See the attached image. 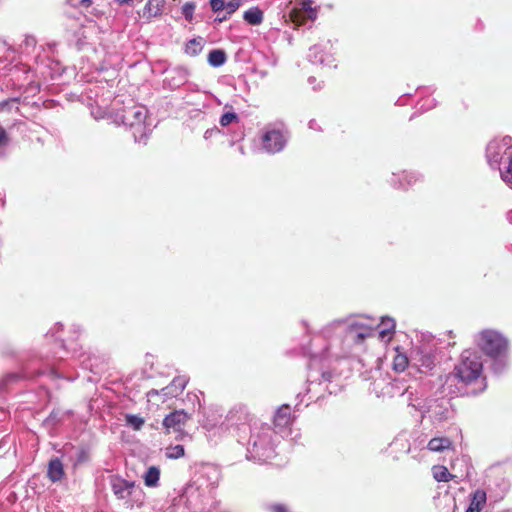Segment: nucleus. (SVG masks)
<instances>
[{"label":"nucleus","instance_id":"a18cd8bd","mask_svg":"<svg viewBox=\"0 0 512 512\" xmlns=\"http://www.w3.org/2000/svg\"><path fill=\"white\" fill-rule=\"evenodd\" d=\"M195 7L196 6H195V4L193 2H186L182 6V15L189 22H191L192 19H193Z\"/></svg>","mask_w":512,"mask_h":512},{"label":"nucleus","instance_id":"4468645a","mask_svg":"<svg viewBox=\"0 0 512 512\" xmlns=\"http://www.w3.org/2000/svg\"><path fill=\"white\" fill-rule=\"evenodd\" d=\"M108 479L113 494L119 500L128 501L136 491L135 481L126 480L117 474L110 475Z\"/></svg>","mask_w":512,"mask_h":512},{"label":"nucleus","instance_id":"37998d69","mask_svg":"<svg viewBox=\"0 0 512 512\" xmlns=\"http://www.w3.org/2000/svg\"><path fill=\"white\" fill-rule=\"evenodd\" d=\"M18 103H19L18 97L9 98L7 100H4V101L0 102V112L1 111H11L13 108H15L16 110H19V108L17 106Z\"/></svg>","mask_w":512,"mask_h":512},{"label":"nucleus","instance_id":"7c9ffc66","mask_svg":"<svg viewBox=\"0 0 512 512\" xmlns=\"http://www.w3.org/2000/svg\"><path fill=\"white\" fill-rule=\"evenodd\" d=\"M498 170L502 181L512 188V155H510L509 159L500 165Z\"/></svg>","mask_w":512,"mask_h":512},{"label":"nucleus","instance_id":"4be33fe9","mask_svg":"<svg viewBox=\"0 0 512 512\" xmlns=\"http://www.w3.org/2000/svg\"><path fill=\"white\" fill-rule=\"evenodd\" d=\"M454 472H450V481H462L469 476L470 462L469 458L463 455L461 458L456 459L450 467Z\"/></svg>","mask_w":512,"mask_h":512},{"label":"nucleus","instance_id":"1a4fd4ad","mask_svg":"<svg viewBox=\"0 0 512 512\" xmlns=\"http://www.w3.org/2000/svg\"><path fill=\"white\" fill-rule=\"evenodd\" d=\"M510 155H512V138L510 136L493 139L486 147V158L491 167L499 169Z\"/></svg>","mask_w":512,"mask_h":512},{"label":"nucleus","instance_id":"a878e982","mask_svg":"<svg viewBox=\"0 0 512 512\" xmlns=\"http://www.w3.org/2000/svg\"><path fill=\"white\" fill-rule=\"evenodd\" d=\"M300 10L293 9L291 16L293 19L296 20V17L300 15L301 12H305L307 14V17L310 20H315L317 17V10L312 7V0H301L300 3Z\"/></svg>","mask_w":512,"mask_h":512},{"label":"nucleus","instance_id":"e2e57ef3","mask_svg":"<svg viewBox=\"0 0 512 512\" xmlns=\"http://www.w3.org/2000/svg\"><path fill=\"white\" fill-rule=\"evenodd\" d=\"M303 325L305 326V328L307 329V332L310 334V330L308 329V324L306 321H303Z\"/></svg>","mask_w":512,"mask_h":512},{"label":"nucleus","instance_id":"9d476101","mask_svg":"<svg viewBox=\"0 0 512 512\" xmlns=\"http://www.w3.org/2000/svg\"><path fill=\"white\" fill-rule=\"evenodd\" d=\"M411 361L421 373H428L440 363L441 355L437 349L421 345L412 351Z\"/></svg>","mask_w":512,"mask_h":512},{"label":"nucleus","instance_id":"bb28decb","mask_svg":"<svg viewBox=\"0 0 512 512\" xmlns=\"http://www.w3.org/2000/svg\"><path fill=\"white\" fill-rule=\"evenodd\" d=\"M412 362L409 360L405 353H402L399 347L395 348V354L393 356L392 367L396 372H403Z\"/></svg>","mask_w":512,"mask_h":512},{"label":"nucleus","instance_id":"39448f33","mask_svg":"<svg viewBox=\"0 0 512 512\" xmlns=\"http://www.w3.org/2000/svg\"><path fill=\"white\" fill-rule=\"evenodd\" d=\"M72 336L69 339H56V345L60 351L55 352L57 358H64L68 354L72 357L79 359L82 367L93 373H99V366L101 359L90 352L81 351V347L76 343V339L81 333V328L78 325H72L71 327Z\"/></svg>","mask_w":512,"mask_h":512},{"label":"nucleus","instance_id":"ddd939ff","mask_svg":"<svg viewBox=\"0 0 512 512\" xmlns=\"http://www.w3.org/2000/svg\"><path fill=\"white\" fill-rule=\"evenodd\" d=\"M374 390L378 397L393 398L396 396H403L407 391V386L404 379L385 377L375 380Z\"/></svg>","mask_w":512,"mask_h":512},{"label":"nucleus","instance_id":"20e7f679","mask_svg":"<svg viewBox=\"0 0 512 512\" xmlns=\"http://www.w3.org/2000/svg\"><path fill=\"white\" fill-rule=\"evenodd\" d=\"M148 110L143 105L125 106L116 114V122L127 127L139 144L146 145L152 132L151 124L147 123Z\"/></svg>","mask_w":512,"mask_h":512},{"label":"nucleus","instance_id":"5fc2aeb1","mask_svg":"<svg viewBox=\"0 0 512 512\" xmlns=\"http://www.w3.org/2000/svg\"><path fill=\"white\" fill-rule=\"evenodd\" d=\"M229 17H230V15H228L226 12L223 15H220V13H218V15L214 21L221 23V22L226 21Z\"/></svg>","mask_w":512,"mask_h":512},{"label":"nucleus","instance_id":"de8ad7c7","mask_svg":"<svg viewBox=\"0 0 512 512\" xmlns=\"http://www.w3.org/2000/svg\"><path fill=\"white\" fill-rule=\"evenodd\" d=\"M265 509L268 511V512H292L288 506L284 505V504H281V503H271V504H266L265 505Z\"/></svg>","mask_w":512,"mask_h":512},{"label":"nucleus","instance_id":"423d86ee","mask_svg":"<svg viewBox=\"0 0 512 512\" xmlns=\"http://www.w3.org/2000/svg\"><path fill=\"white\" fill-rule=\"evenodd\" d=\"M289 138L290 132L284 122L268 123L262 129L261 148L268 154L279 153L284 150Z\"/></svg>","mask_w":512,"mask_h":512},{"label":"nucleus","instance_id":"f257e3e1","mask_svg":"<svg viewBox=\"0 0 512 512\" xmlns=\"http://www.w3.org/2000/svg\"><path fill=\"white\" fill-rule=\"evenodd\" d=\"M314 342L315 339L311 341L309 347H303V355L309 357V363L305 389L296 395L295 409L297 411L305 397H307L306 406H308L311 402L323 398L325 393L332 395L341 391V386L338 383L339 376L330 370H325L323 365L319 366L332 357L330 345L327 344L322 349H315Z\"/></svg>","mask_w":512,"mask_h":512},{"label":"nucleus","instance_id":"09e8293b","mask_svg":"<svg viewBox=\"0 0 512 512\" xmlns=\"http://www.w3.org/2000/svg\"><path fill=\"white\" fill-rule=\"evenodd\" d=\"M210 8L214 13L224 11L225 0H209Z\"/></svg>","mask_w":512,"mask_h":512},{"label":"nucleus","instance_id":"5701e85b","mask_svg":"<svg viewBox=\"0 0 512 512\" xmlns=\"http://www.w3.org/2000/svg\"><path fill=\"white\" fill-rule=\"evenodd\" d=\"M220 471L214 466H206L200 471L199 480H205L200 485H205L207 489L212 490L218 486Z\"/></svg>","mask_w":512,"mask_h":512},{"label":"nucleus","instance_id":"603ef678","mask_svg":"<svg viewBox=\"0 0 512 512\" xmlns=\"http://www.w3.org/2000/svg\"><path fill=\"white\" fill-rule=\"evenodd\" d=\"M220 133V129L218 127H213V128H210V129H207L204 133V138L207 140L211 137H213L214 135H217Z\"/></svg>","mask_w":512,"mask_h":512},{"label":"nucleus","instance_id":"72a5a7b5","mask_svg":"<svg viewBox=\"0 0 512 512\" xmlns=\"http://www.w3.org/2000/svg\"><path fill=\"white\" fill-rule=\"evenodd\" d=\"M426 447L431 452H442L448 449V438L444 436H435L430 439Z\"/></svg>","mask_w":512,"mask_h":512},{"label":"nucleus","instance_id":"bf43d9fd","mask_svg":"<svg viewBox=\"0 0 512 512\" xmlns=\"http://www.w3.org/2000/svg\"><path fill=\"white\" fill-rule=\"evenodd\" d=\"M92 1L91 0H81V5L83 7H89L91 5Z\"/></svg>","mask_w":512,"mask_h":512},{"label":"nucleus","instance_id":"ea45409f","mask_svg":"<svg viewBox=\"0 0 512 512\" xmlns=\"http://www.w3.org/2000/svg\"><path fill=\"white\" fill-rule=\"evenodd\" d=\"M381 324L384 328L380 331V336L384 339L386 336L391 335L395 329V320L390 317H383Z\"/></svg>","mask_w":512,"mask_h":512},{"label":"nucleus","instance_id":"393cba45","mask_svg":"<svg viewBox=\"0 0 512 512\" xmlns=\"http://www.w3.org/2000/svg\"><path fill=\"white\" fill-rule=\"evenodd\" d=\"M165 3V0H148L143 9V18L150 22L153 18L161 16Z\"/></svg>","mask_w":512,"mask_h":512},{"label":"nucleus","instance_id":"4d7b16f0","mask_svg":"<svg viewBox=\"0 0 512 512\" xmlns=\"http://www.w3.org/2000/svg\"><path fill=\"white\" fill-rule=\"evenodd\" d=\"M75 447L71 443H67L63 446L62 451L67 452L68 450H73Z\"/></svg>","mask_w":512,"mask_h":512},{"label":"nucleus","instance_id":"2f4dec72","mask_svg":"<svg viewBox=\"0 0 512 512\" xmlns=\"http://www.w3.org/2000/svg\"><path fill=\"white\" fill-rule=\"evenodd\" d=\"M227 55L222 49H213L208 54V63L212 67H221L225 64Z\"/></svg>","mask_w":512,"mask_h":512},{"label":"nucleus","instance_id":"c9c22d12","mask_svg":"<svg viewBox=\"0 0 512 512\" xmlns=\"http://www.w3.org/2000/svg\"><path fill=\"white\" fill-rule=\"evenodd\" d=\"M203 49L202 39L193 38L185 45V53L189 56H197Z\"/></svg>","mask_w":512,"mask_h":512},{"label":"nucleus","instance_id":"412c9836","mask_svg":"<svg viewBox=\"0 0 512 512\" xmlns=\"http://www.w3.org/2000/svg\"><path fill=\"white\" fill-rule=\"evenodd\" d=\"M188 70L184 67H176L167 71V75L163 81L164 86L170 90H175L187 82Z\"/></svg>","mask_w":512,"mask_h":512},{"label":"nucleus","instance_id":"6ab92c4d","mask_svg":"<svg viewBox=\"0 0 512 512\" xmlns=\"http://www.w3.org/2000/svg\"><path fill=\"white\" fill-rule=\"evenodd\" d=\"M325 46L316 44L310 47L307 54L309 62L315 65H323L328 67H336L333 55L325 50Z\"/></svg>","mask_w":512,"mask_h":512},{"label":"nucleus","instance_id":"aec40b11","mask_svg":"<svg viewBox=\"0 0 512 512\" xmlns=\"http://www.w3.org/2000/svg\"><path fill=\"white\" fill-rule=\"evenodd\" d=\"M428 413L433 423L445 421L448 417V398L443 396L433 399L429 404Z\"/></svg>","mask_w":512,"mask_h":512},{"label":"nucleus","instance_id":"a19ab883","mask_svg":"<svg viewBox=\"0 0 512 512\" xmlns=\"http://www.w3.org/2000/svg\"><path fill=\"white\" fill-rule=\"evenodd\" d=\"M165 455L169 459H178L184 456V446L180 444L169 446L165 450Z\"/></svg>","mask_w":512,"mask_h":512},{"label":"nucleus","instance_id":"7ed1b4c3","mask_svg":"<svg viewBox=\"0 0 512 512\" xmlns=\"http://www.w3.org/2000/svg\"><path fill=\"white\" fill-rule=\"evenodd\" d=\"M483 363L481 356L473 350H464L461 354L460 362L455 365V377L466 385H475L471 391L466 393L475 394L485 389V378L482 377Z\"/></svg>","mask_w":512,"mask_h":512},{"label":"nucleus","instance_id":"dca6fc26","mask_svg":"<svg viewBox=\"0 0 512 512\" xmlns=\"http://www.w3.org/2000/svg\"><path fill=\"white\" fill-rule=\"evenodd\" d=\"M190 419V415L184 410H176L168 414L162 422L167 433L183 434L186 422Z\"/></svg>","mask_w":512,"mask_h":512},{"label":"nucleus","instance_id":"cd10ccee","mask_svg":"<svg viewBox=\"0 0 512 512\" xmlns=\"http://www.w3.org/2000/svg\"><path fill=\"white\" fill-rule=\"evenodd\" d=\"M243 19L250 25H260L263 22V11L259 7H252L244 12Z\"/></svg>","mask_w":512,"mask_h":512},{"label":"nucleus","instance_id":"f3484780","mask_svg":"<svg viewBox=\"0 0 512 512\" xmlns=\"http://www.w3.org/2000/svg\"><path fill=\"white\" fill-rule=\"evenodd\" d=\"M422 181V174L416 171H402L399 174L393 173L389 183L396 189L407 190L408 188Z\"/></svg>","mask_w":512,"mask_h":512},{"label":"nucleus","instance_id":"8fccbe9b","mask_svg":"<svg viewBox=\"0 0 512 512\" xmlns=\"http://www.w3.org/2000/svg\"><path fill=\"white\" fill-rule=\"evenodd\" d=\"M435 106V99L434 98H427L423 101V103L420 104L419 110L421 111H428L432 109Z\"/></svg>","mask_w":512,"mask_h":512},{"label":"nucleus","instance_id":"b1692460","mask_svg":"<svg viewBox=\"0 0 512 512\" xmlns=\"http://www.w3.org/2000/svg\"><path fill=\"white\" fill-rule=\"evenodd\" d=\"M47 477L53 482H60L65 477L64 465L59 457H52L47 465Z\"/></svg>","mask_w":512,"mask_h":512},{"label":"nucleus","instance_id":"2eb2a0df","mask_svg":"<svg viewBox=\"0 0 512 512\" xmlns=\"http://www.w3.org/2000/svg\"><path fill=\"white\" fill-rule=\"evenodd\" d=\"M292 415H291V407L288 404H283L281 407L277 409L274 414V428L273 431L275 434L280 435L281 437H285L290 432V425L292 423Z\"/></svg>","mask_w":512,"mask_h":512},{"label":"nucleus","instance_id":"c03bdc74","mask_svg":"<svg viewBox=\"0 0 512 512\" xmlns=\"http://www.w3.org/2000/svg\"><path fill=\"white\" fill-rule=\"evenodd\" d=\"M448 496V489H445L442 493L441 491H438L436 495L433 496V501L436 507H443L445 508L447 506V500L446 497Z\"/></svg>","mask_w":512,"mask_h":512},{"label":"nucleus","instance_id":"c85d7f7f","mask_svg":"<svg viewBox=\"0 0 512 512\" xmlns=\"http://www.w3.org/2000/svg\"><path fill=\"white\" fill-rule=\"evenodd\" d=\"M486 503V494L484 491L477 490L471 499V503L466 512H480Z\"/></svg>","mask_w":512,"mask_h":512},{"label":"nucleus","instance_id":"f704fd0d","mask_svg":"<svg viewBox=\"0 0 512 512\" xmlns=\"http://www.w3.org/2000/svg\"><path fill=\"white\" fill-rule=\"evenodd\" d=\"M90 452L86 447H79L76 449L75 456L72 459L73 468L76 469L79 466L89 462Z\"/></svg>","mask_w":512,"mask_h":512},{"label":"nucleus","instance_id":"0eeeda50","mask_svg":"<svg viewBox=\"0 0 512 512\" xmlns=\"http://www.w3.org/2000/svg\"><path fill=\"white\" fill-rule=\"evenodd\" d=\"M475 343L487 356L495 358L508 349L507 338L497 330L484 329L475 336Z\"/></svg>","mask_w":512,"mask_h":512},{"label":"nucleus","instance_id":"4c0bfd02","mask_svg":"<svg viewBox=\"0 0 512 512\" xmlns=\"http://www.w3.org/2000/svg\"><path fill=\"white\" fill-rule=\"evenodd\" d=\"M239 122H240V118H239L238 114H236L233 111H227V112L223 113L219 119V123L222 127H227L233 123L238 124Z\"/></svg>","mask_w":512,"mask_h":512},{"label":"nucleus","instance_id":"0e129e2a","mask_svg":"<svg viewBox=\"0 0 512 512\" xmlns=\"http://www.w3.org/2000/svg\"><path fill=\"white\" fill-rule=\"evenodd\" d=\"M315 80H316V79H315L314 77H309L308 82H309L310 84H312V83H314V81H315Z\"/></svg>","mask_w":512,"mask_h":512},{"label":"nucleus","instance_id":"e433bc0d","mask_svg":"<svg viewBox=\"0 0 512 512\" xmlns=\"http://www.w3.org/2000/svg\"><path fill=\"white\" fill-rule=\"evenodd\" d=\"M433 478L437 482H448V468L443 465H434L432 467Z\"/></svg>","mask_w":512,"mask_h":512},{"label":"nucleus","instance_id":"864d4df0","mask_svg":"<svg viewBox=\"0 0 512 512\" xmlns=\"http://www.w3.org/2000/svg\"><path fill=\"white\" fill-rule=\"evenodd\" d=\"M62 327H63V326H62V324H61V323H57V324L55 325V327H54L50 332H48L47 336H48V337H49V336H51V337H55V336H56V333H57L60 329H62Z\"/></svg>","mask_w":512,"mask_h":512},{"label":"nucleus","instance_id":"49530a36","mask_svg":"<svg viewBox=\"0 0 512 512\" xmlns=\"http://www.w3.org/2000/svg\"><path fill=\"white\" fill-rule=\"evenodd\" d=\"M241 4L242 0H230L228 2L225 1L224 11L231 16L239 9Z\"/></svg>","mask_w":512,"mask_h":512},{"label":"nucleus","instance_id":"473e14b6","mask_svg":"<svg viewBox=\"0 0 512 512\" xmlns=\"http://www.w3.org/2000/svg\"><path fill=\"white\" fill-rule=\"evenodd\" d=\"M143 479L147 487L158 486L160 479V469L156 466L149 467L145 472Z\"/></svg>","mask_w":512,"mask_h":512},{"label":"nucleus","instance_id":"052dcab7","mask_svg":"<svg viewBox=\"0 0 512 512\" xmlns=\"http://www.w3.org/2000/svg\"><path fill=\"white\" fill-rule=\"evenodd\" d=\"M507 219L512 224V210L507 214Z\"/></svg>","mask_w":512,"mask_h":512},{"label":"nucleus","instance_id":"58836bf2","mask_svg":"<svg viewBox=\"0 0 512 512\" xmlns=\"http://www.w3.org/2000/svg\"><path fill=\"white\" fill-rule=\"evenodd\" d=\"M126 424L131 427L133 430H140L144 425V418L134 415V414H126L125 415Z\"/></svg>","mask_w":512,"mask_h":512},{"label":"nucleus","instance_id":"79ce46f5","mask_svg":"<svg viewBox=\"0 0 512 512\" xmlns=\"http://www.w3.org/2000/svg\"><path fill=\"white\" fill-rule=\"evenodd\" d=\"M331 325V322L325 325L321 329V335L325 340L332 339L334 336H341L344 334V328H331L329 331H326V329Z\"/></svg>","mask_w":512,"mask_h":512},{"label":"nucleus","instance_id":"c756f323","mask_svg":"<svg viewBox=\"0 0 512 512\" xmlns=\"http://www.w3.org/2000/svg\"><path fill=\"white\" fill-rule=\"evenodd\" d=\"M64 418V413L59 409H53L48 417L43 421L42 425L46 429H54L56 426H58Z\"/></svg>","mask_w":512,"mask_h":512},{"label":"nucleus","instance_id":"338daca9","mask_svg":"<svg viewBox=\"0 0 512 512\" xmlns=\"http://www.w3.org/2000/svg\"><path fill=\"white\" fill-rule=\"evenodd\" d=\"M0 442H1V444H5V443H6V440L3 438V439H1V441H0Z\"/></svg>","mask_w":512,"mask_h":512},{"label":"nucleus","instance_id":"f03ea898","mask_svg":"<svg viewBox=\"0 0 512 512\" xmlns=\"http://www.w3.org/2000/svg\"><path fill=\"white\" fill-rule=\"evenodd\" d=\"M277 434L264 423L253 422L250 436L247 441V454L249 460L265 462L275 456Z\"/></svg>","mask_w":512,"mask_h":512},{"label":"nucleus","instance_id":"774afa93","mask_svg":"<svg viewBox=\"0 0 512 512\" xmlns=\"http://www.w3.org/2000/svg\"><path fill=\"white\" fill-rule=\"evenodd\" d=\"M49 375H55L53 370H50Z\"/></svg>","mask_w":512,"mask_h":512},{"label":"nucleus","instance_id":"3c124183","mask_svg":"<svg viewBox=\"0 0 512 512\" xmlns=\"http://www.w3.org/2000/svg\"><path fill=\"white\" fill-rule=\"evenodd\" d=\"M9 144V137L6 130L0 126V147H5Z\"/></svg>","mask_w":512,"mask_h":512},{"label":"nucleus","instance_id":"680f3d73","mask_svg":"<svg viewBox=\"0 0 512 512\" xmlns=\"http://www.w3.org/2000/svg\"><path fill=\"white\" fill-rule=\"evenodd\" d=\"M26 41H27L28 44H34L35 43V39L34 38H27Z\"/></svg>","mask_w":512,"mask_h":512},{"label":"nucleus","instance_id":"13d9d810","mask_svg":"<svg viewBox=\"0 0 512 512\" xmlns=\"http://www.w3.org/2000/svg\"><path fill=\"white\" fill-rule=\"evenodd\" d=\"M120 5H129L131 4L132 0H115Z\"/></svg>","mask_w":512,"mask_h":512},{"label":"nucleus","instance_id":"a211bd4d","mask_svg":"<svg viewBox=\"0 0 512 512\" xmlns=\"http://www.w3.org/2000/svg\"><path fill=\"white\" fill-rule=\"evenodd\" d=\"M188 383V379L185 376L175 377L172 382L162 388L161 390L152 389L147 393L148 397H152L154 395H162L164 400L172 397H177L186 387Z\"/></svg>","mask_w":512,"mask_h":512},{"label":"nucleus","instance_id":"6e6d98bb","mask_svg":"<svg viewBox=\"0 0 512 512\" xmlns=\"http://www.w3.org/2000/svg\"><path fill=\"white\" fill-rule=\"evenodd\" d=\"M308 127L313 130H321L316 120L312 119L308 123Z\"/></svg>","mask_w":512,"mask_h":512},{"label":"nucleus","instance_id":"69168bd1","mask_svg":"<svg viewBox=\"0 0 512 512\" xmlns=\"http://www.w3.org/2000/svg\"><path fill=\"white\" fill-rule=\"evenodd\" d=\"M177 434H178V435H177V438H179V437H180V439H183V436L185 435L184 433H183V434H179V433H177Z\"/></svg>","mask_w":512,"mask_h":512},{"label":"nucleus","instance_id":"6e6552de","mask_svg":"<svg viewBox=\"0 0 512 512\" xmlns=\"http://www.w3.org/2000/svg\"><path fill=\"white\" fill-rule=\"evenodd\" d=\"M337 327L344 328L345 341L353 344H360L372 335V329L370 326L365 325L352 317L331 321V325L326 329V331Z\"/></svg>","mask_w":512,"mask_h":512},{"label":"nucleus","instance_id":"f8f14e48","mask_svg":"<svg viewBox=\"0 0 512 512\" xmlns=\"http://www.w3.org/2000/svg\"><path fill=\"white\" fill-rule=\"evenodd\" d=\"M44 371L32 369L30 365L22 368L20 372H9L0 377V395L8 393L14 386L25 379H34L43 375Z\"/></svg>","mask_w":512,"mask_h":512},{"label":"nucleus","instance_id":"9b49d317","mask_svg":"<svg viewBox=\"0 0 512 512\" xmlns=\"http://www.w3.org/2000/svg\"><path fill=\"white\" fill-rule=\"evenodd\" d=\"M253 416L248 411L247 406L243 404L235 405L226 415L225 422L227 428H234L239 433H246L253 426Z\"/></svg>","mask_w":512,"mask_h":512}]
</instances>
